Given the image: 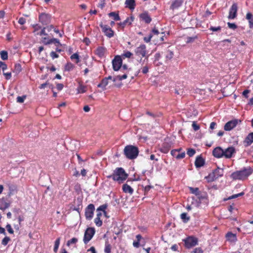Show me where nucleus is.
<instances>
[{"label":"nucleus","instance_id":"nucleus-1","mask_svg":"<svg viewBox=\"0 0 253 253\" xmlns=\"http://www.w3.org/2000/svg\"><path fill=\"white\" fill-rule=\"evenodd\" d=\"M253 172V169L250 167H248L233 172L231 174V177L234 180H244L246 179Z\"/></svg>","mask_w":253,"mask_h":253},{"label":"nucleus","instance_id":"nucleus-2","mask_svg":"<svg viewBox=\"0 0 253 253\" xmlns=\"http://www.w3.org/2000/svg\"><path fill=\"white\" fill-rule=\"evenodd\" d=\"M128 174L126 173L125 170L122 168H118L115 170L112 175L110 176L115 181L119 183H122L127 177Z\"/></svg>","mask_w":253,"mask_h":253},{"label":"nucleus","instance_id":"nucleus-3","mask_svg":"<svg viewBox=\"0 0 253 253\" xmlns=\"http://www.w3.org/2000/svg\"><path fill=\"white\" fill-rule=\"evenodd\" d=\"M126 157L130 160H133L138 156L139 153L138 148L135 146L128 145L126 146L124 150Z\"/></svg>","mask_w":253,"mask_h":253},{"label":"nucleus","instance_id":"nucleus-4","mask_svg":"<svg viewBox=\"0 0 253 253\" xmlns=\"http://www.w3.org/2000/svg\"><path fill=\"white\" fill-rule=\"evenodd\" d=\"M223 175V169L217 168L206 177L209 182L213 181Z\"/></svg>","mask_w":253,"mask_h":253},{"label":"nucleus","instance_id":"nucleus-5","mask_svg":"<svg viewBox=\"0 0 253 253\" xmlns=\"http://www.w3.org/2000/svg\"><path fill=\"white\" fill-rule=\"evenodd\" d=\"M197 200L196 203V207H199L202 204L204 206H207L208 205L209 201L208 199V194L206 192L201 191L198 196H197Z\"/></svg>","mask_w":253,"mask_h":253},{"label":"nucleus","instance_id":"nucleus-6","mask_svg":"<svg viewBox=\"0 0 253 253\" xmlns=\"http://www.w3.org/2000/svg\"><path fill=\"white\" fill-rule=\"evenodd\" d=\"M153 41L155 43H160L164 40V37L165 36L164 32H160L158 30L154 28L152 30Z\"/></svg>","mask_w":253,"mask_h":253},{"label":"nucleus","instance_id":"nucleus-7","mask_svg":"<svg viewBox=\"0 0 253 253\" xmlns=\"http://www.w3.org/2000/svg\"><path fill=\"white\" fill-rule=\"evenodd\" d=\"M136 56L140 57H145V59H148V56L147 54L146 46L145 44H141L137 47L134 50Z\"/></svg>","mask_w":253,"mask_h":253},{"label":"nucleus","instance_id":"nucleus-8","mask_svg":"<svg viewBox=\"0 0 253 253\" xmlns=\"http://www.w3.org/2000/svg\"><path fill=\"white\" fill-rule=\"evenodd\" d=\"M113 69L115 71H119L122 66L123 60L122 57L119 55H117L112 60Z\"/></svg>","mask_w":253,"mask_h":253},{"label":"nucleus","instance_id":"nucleus-9","mask_svg":"<svg viewBox=\"0 0 253 253\" xmlns=\"http://www.w3.org/2000/svg\"><path fill=\"white\" fill-rule=\"evenodd\" d=\"M94 234L95 229L94 228H87L84 233V244H87L92 239Z\"/></svg>","mask_w":253,"mask_h":253},{"label":"nucleus","instance_id":"nucleus-10","mask_svg":"<svg viewBox=\"0 0 253 253\" xmlns=\"http://www.w3.org/2000/svg\"><path fill=\"white\" fill-rule=\"evenodd\" d=\"M95 207L93 204H90L87 206L85 210V216L87 220H91L93 216Z\"/></svg>","mask_w":253,"mask_h":253},{"label":"nucleus","instance_id":"nucleus-11","mask_svg":"<svg viewBox=\"0 0 253 253\" xmlns=\"http://www.w3.org/2000/svg\"><path fill=\"white\" fill-rule=\"evenodd\" d=\"M185 246L187 248H191L198 244V240L193 237H189L183 240Z\"/></svg>","mask_w":253,"mask_h":253},{"label":"nucleus","instance_id":"nucleus-12","mask_svg":"<svg viewBox=\"0 0 253 253\" xmlns=\"http://www.w3.org/2000/svg\"><path fill=\"white\" fill-rule=\"evenodd\" d=\"M100 26L103 32L107 37L110 38L114 36V31L108 26L101 23L100 24Z\"/></svg>","mask_w":253,"mask_h":253},{"label":"nucleus","instance_id":"nucleus-13","mask_svg":"<svg viewBox=\"0 0 253 253\" xmlns=\"http://www.w3.org/2000/svg\"><path fill=\"white\" fill-rule=\"evenodd\" d=\"M39 21L43 25H47L50 23L51 16L45 13L41 14L39 16Z\"/></svg>","mask_w":253,"mask_h":253},{"label":"nucleus","instance_id":"nucleus-14","mask_svg":"<svg viewBox=\"0 0 253 253\" xmlns=\"http://www.w3.org/2000/svg\"><path fill=\"white\" fill-rule=\"evenodd\" d=\"M240 122V121H239L237 119L230 121L225 124L224 129L226 131H230L234 128L237 125L238 123Z\"/></svg>","mask_w":253,"mask_h":253},{"label":"nucleus","instance_id":"nucleus-15","mask_svg":"<svg viewBox=\"0 0 253 253\" xmlns=\"http://www.w3.org/2000/svg\"><path fill=\"white\" fill-rule=\"evenodd\" d=\"M237 4L236 3H233L230 8L228 18L231 19H234L237 16Z\"/></svg>","mask_w":253,"mask_h":253},{"label":"nucleus","instance_id":"nucleus-16","mask_svg":"<svg viewBox=\"0 0 253 253\" xmlns=\"http://www.w3.org/2000/svg\"><path fill=\"white\" fill-rule=\"evenodd\" d=\"M223 157L226 159L232 157L233 155L235 153V149L233 147H229L223 150Z\"/></svg>","mask_w":253,"mask_h":253},{"label":"nucleus","instance_id":"nucleus-17","mask_svg":"<svg viewBox=\"0 0 253 253\" xmlns=\"http://www.w3.org/2000/svg\"><path fill=\"white\" fill-rule=\"evenodd\" d=\"M223 149L220 147L214 148L212 151V155L217 158H220L223 157Z\"/></svg>","mask_w":253,"mask_h":253},{"label":"nucleus","instance_id":"nucleus-18","mask_svg":"<svg viewBox=\"0 0 253 253\" xmlns=\"http://www.w3.org/2000/svg\"><path fill=\"white\" fill-rule=\"evenodd\" d=\"M106 52V48L103 46H99L95 51V53L100 58L104 57Z\"/></svg>","mask_w":253,"mask_h":253},{"label":"nucleus","instance_id":"nucleus-19","mask_svg":"<svg viewBox=\"0 0 253 253\" xmlns=\"http://www.w3.org/2000/svg\"><path fill=\"white\" fill-rule=\"evenodd\" d=\"M139 17L142 20L144 21L147 24L150 23L152 21L150 15L147 12L142 13L140 14Z\"/></svg>","mask_w":253,"mask_h":253},{"label":"nucleus","instance_id":"nucleus-20","mask_svg":"<svg viewBox=\"0 0 253 253\" xmlns=\"http://www.w3.org/2000/svg\"><path fill=\"white\" fill-rule=\"evenodd\" d=\"M183 2V0H174L170 6V9L174 10L179 8Z\"/></svg>","mask_w":253,"mask_h":253},{"label":"nucleus","instance_id":"nucleus-21","mask_svg":"<svg viewBox=\"0 0 253 253\" xmlns=\"http://www.w3.org/2000/svg\"><path fill=\"white\" fill-rule=\"evenodd\" d=\"M133 20L132 17H128L125 21L119 23L120 27L124 28L126 25H130Z\"/></svg>","mask_w":253,"mask_h":253},{"label":"nucleus","instance_id":"nucleus-22","mask_svg":"<svg viewBox=\"0 0 253 253\" xmlns=\"http://www.w3.org/2000/svg\"><path fill=\"white\" fill-rule=\"evenodd\" d=\"M166 59V62H168L171 60L173 57V52L169 49H167L164 53Z\"/></svg>","mask_w":253,"mask_h":253},{"label":"nucleus","instance_id":"nucleus-23","mask_svg":"<svg viewBox=\"0 0 253 253\" xmlns=\"http://www.w3.org/2000/svg\"><path fill=\"white\" fill-rule=\"evenodd\" d=\"M205 164V161L203 158L201 156H198L196 158L195 162V165L196 168H201L204 166Z\"/></svg>","mask_w":253,"mask_h":253},{"label":"nucleus","instance_id":"nucleus-24","mask_svg":"<svg viewBox=\"0 0 253 253\" xmlns=\"http://www.w3.org/2000/svg\"><path fill=\"white\" fill-rule=\"evenodd\" d=\"M227 241L230 242H235L237 241L236 235L231 232H228L226 235Z\"/></svg>","mask_w":253,"mask_h":253},{"label":"nucleus","instance_id":"nucleus-25","mask_svg":"<svg viewBox=\"0 0 253 253\" xmlns=\"http://www.w3.org/2000/svg\"><path fill=\"white\" fill-rule=\"evenodd\" d=\"M122 189L124 192L131 195L133 193V189L128 184H124L123 185Z\"/></svg>","mask_w":253,"mask_h":253},{"label":"nucleus","instance_id":"nucleus-26","mask_svg":"<svg viewBox=\"0 0 253 253\" xmlns=\"http://www.w3.org/2000/svg\"><path fill=\"white\" fill-rule=\"evenodd\" d=\"M43 40H44L43 42L45 44H48L53 43L55 44L56 45H61L59 40H58L57 39L53 38V39L47 40V41H45V40H46L47 39L46 38H44L43 39Z\"/></svg>","mask_w":253,"mask_h":253},{"label":"nucleus","instance_id":"nucleus-27","mask_svg":"<svg viewBox=\"0 0 253 253\" xmlns=\"http://www.w3.org/2000/svg\"><path fill=\"white\" fill-rule=\"evenodd\" d=\"M125 4L126 5V7L129 8L130 9H133L135 5L134 0H126Z\"/></svg>","mask_w":253,"mask_h":253},{"label":"nucleus","instance_id":"nucleus-28","mask_svg":"<svg viewBox=\"0 0 253 253\" xmlns=\"http://www.w3.org/2000/svg\"><path fill=\"white\" fill-rule=\"evenodd\" d=\"M246 19L249 21V26L251 28H253V15L250 13H247L246 15Z\"/></svg>","mask_w":253,"mask_h":253},{"label":"nucleus","instance_id":"nucleus-29","mask_svg":"<svg viewBox=\"0 0 253 253\" xmlns=\"http://www.w3.org/2000/svg\"><path fill=\"white\" fill-rule=\"evenodd\" d=\"M127 78L126 73L124 74L123 75H118L112 79L113 82L117 81H122Z\"/></svg>","mask_w":253,"mask_h":253},{"label":"nucleus","instance_id":"nucleus-30","mask_svg":"<svg viewBox=\"0 0 253 253\" xmlns=\"http://www.w3.org/2000/svg\"><path fill=\"white\" fill-rule=\"evenodd\" d=\"M108 84V81L107 80V79L104 78L101 81V82L97 85V86L101 87L103 90H105Z\"/></svg>","mask_w":253,"mask_h":253},{"label":"nucleus","instance_id":"nucleus-31","mask_svg":"<svg viewBox=\"0 0 253 253\" xmlns=\"http://www.w3.org/2000/svg\"><path fill=\"white\" fill-rule=\"evenodd\" d=\"M246 141L249 145H250L253 142V132L250 133L248 134L246 138Z\"/></svg>","mask_w":253,"mask_h":253},{"label":"nucleus","instance_id":"nucleus-32","mask_svg":"<svg viewBox=\"0 0 253 253\" xmlns=\"http://www.w3.org/2000/svg\"><path fill=\"white\" fill-rule=\"evenodd\" d=\"M107 207V206L106 204L101 205L97 209V211H103L104 215L107 217V212L105 211V210L106 209Z\"/></svg>","mask_w":253,"mask_h":253},{"label":"nucleus","instance_id":"nucleus-33","mask_svg":"<svg viewBox=\"0 0 253 253\" xmlns=\"http://www.w3.org/2000/svg\"><path fill=\"white\" fill-rule=\"evenodd\" d=\"M190 191L191 193L195 195L196 196L199 194V193L201 192L199 190L198 188H193V187H189Z\"/></svg>","mask_w":253,"mask_h":253},{"label":"nucleus","instance_id":"nucleus-34","mask_svg":"<svg viewBox=\"0 0 253 253\" xmlns=\"http://www.w3.org/2000/svg\"><path fill=\"white\" fill-rule=\"evenodd\" d=\"M180 217L182 221L185 223L187 222L190 219V217L188 216L187 214L185 212L181 213Z\"/></svg>","mask_w":253,"mask_h":253},{"label":"nucleus","instance_id":"nucleus-35","mask_svg":"<svg viewBox=\"0 0 253 253\" xmlns=\"http://www.w3.org/2000/svg\"><path fill=\"white\" fill-rule=\"evenodd\" d=\"M78 93H83L86 92V86L82 84H80L77 88Z\"/></svg>","mask_w":253,"mask_h":253},{"label":"nucleus","instance_id":"nucleus-36","mask_svg":"<svg viewBox=\"0 0 253 253\" xmlns=\"http://www.w3.org/2000/svg\"><path fill=\"white\" fill-rule=\"evenodd\" d=\"M60 238H58L55 241L54 243V247L53 249V251L55 253H57L59 245H60Z\"/></svg>","mask_w":253,"mask_h":253},{"label":"nucleus","instance_id":"nucleus-37","mask_svg":"<svg viewBox=\"0 0 253 253\" xmlns=\"http://www.w3.org/2000/svg\"><path fill=\"white\" fill-rule=\"evenodd\" d=\"M120 69L121 71L124 73V74L126 73V75L127 76L129 71V69H128L127 66L126 64L122 65Z\"/></svg>","mask_w":253,"mask_h":253},{"label":"nucleus","instance_id":"nucleus-38","mask_svg":"<svg viewBox=\"0 0 253 253\" xmlns=\"http://www.w3.org/2000/svg\"><path fill=\"white\" fill-rule=\"evenodd\" d=\"M109 16L113 17L114 18V20L115 21H118L120 20V16L118 13H116L114 12H110L109 14Z\"/></svg>","mask_w":253,"mask_h":253},{"label":"nucleus","instance_id":"nucleus-39","mask_svg":"<svg viewBox=\"0 0 253 253\" xmlns=\"http://www.w3.org/2000/svg\"><path fill=\"white\" fill-rule=\"evenodd\" d=\"M181 149L172 150L171 151V154L173 157H174L177 159V156L179 155V151Z\"/></svg>","mask_w":253,"mask_h":253},{"label":"nucleus","instance_id":"nucleus-40","mask_svg":"<svg viewBox=\"0 0 253 253\" xmlns=\"http://www.w3.org/2000/svg\"><path fill=\"white\" fill-rule=\"evenodd\" d=\"M74 66L72 63L68 62L66 64V65L65 66V70L66 71H70L72 70L74 68Z\"/></svg>","mask_w":253,"mask_h":253},{"label":"nucleus","instance_id":"nucleus-41","mask_svg":"<svg viewBox=\"0 0 253 253\" xmlns=\"http://www.w3.org/2000/svg\"><path fill=\"white\" fill-rule=\"evenodd\" d=\"M22 68L20 64H16L14 66V72L16 74H18L21 71Z\"/></svg>","mask_w":253,"mask_h":253},{"label":"nucleus","instance_id":"nucleus-42","mask_svg":"<svg viewBox=\"0 0 253 253\" xmlns=\"http://www.w3.org/2000/svg\"><path fill=\"white\" fill-rule=\"evenodd\" d=\"M72 60L76 59V63H78L80 62L79 55L77 53H74L70 57Z\"/></svg>","mask_w":253,"mask_h":253},{"label":"nucleus","instance_id":"nucleus-43","mask_svg":"<svg viewBox=\"0 0 253 253\" xmlns=\"http://www.w3.org/2000/svg\"><path fill=\"white\" fill-rule=\"evenodd\" d=\"M111 245L107 242L105 243V247L104 252L105 253H111Z\"/></svg>","mask_w":253,"mask_h":253},{"label":"nucleus","instance_id":"nucleus-44","mask_svg":"<svg viewBox=\"0 0 253 253\" xmlns=\"http://www.w3.org/2000/svg\"><path fill=\"white\" fill-rule=\"evenodd\" d=\"M94 222L96 225L98 227H100L102 225V221L100 217H95L94 219Z\"/></svg>","mask_w":253,"mask_h":253},{"label":"nucleus","instance_id":"nucleus-45","mask_svg":"<svg viewBox=\"0 0 253 253\" xmlns=\"http://www.w3.org/2000/svg\"><path fill=\"white\" fill-rule=\"evenodd\" d=\"M0 57L1 58L4 60H6L8 58V54L7 52L5 51H2L0 52Z\"/></svg>","mask_w":253,"mask_h":253},{"label":"nucleus","instance_id":"nucleus-46","mask_svg":"<svg viewBox=\"0 0 253 253\" xmlns=\"http://www.w3.org/2000/svg\"><path fill=\"white\" fill-rule=\"evenodd\" d=\"M143 40L146 42H149L151 40H153L152 31L147 37H145Z\"/></svg>","mask_w":253,"mask_h":253},{"label":"nucleus","instance_id":"nucleus-47","mask_svg":"<svg viewBox=\"0 0 253 253\" xmlns=\"http://www.w3.org/2000/svg\"><path fill=\"white\" fill-rule=\"evenodd\" d=\"M132 55V53L129 51H127L125 52L122 55V57L124 58H130Z\"/></svg>","mask_w":253,"mask_h":253},{"label":"nucleus","instance_id":"nucleus-48","mask_svg":"<svg viewBox=\"0 0 253 253\" xmlns=\"http://www.w3.org/2000/svg\"><path fill=\"white\" fill-rule=\"evenodd\" d=\"M78 242V239L76 238H73L67 242V245L69 246L71 244H76Z\"/></svg>","mask_w":253,"mask_h":253},{"label":"nucleus","instance_id":"nucleus-49","mask_svg":"<svg viewBox=\"0 0 253 253\" xmlns=\"http://www.w3.org/2000/svg\"><path fill=\"white\" fill-rule=\"evenodd\" d=\"M26 96L25 95H23L22 96H18L16 98V101L17 102L22 103H23Z\"/></svg>","mask_w":253,"mask_h":253},{"label":"nucleus","instance_id":"nucleus-50","mask_svg":"<svg viewBox=\"0 0 253 253\" xmlns=\"http://www.w3.org/2000/svg\"><path fill=\"white\" fill-rule=\"evenodd\" d=\"M9 207V204L4 202L3 204L0 206V210H4L8 208Z\"/></svg>","mask_w":253,"mask_h":253},{"label":"nucleus","instance_id":"nucleus-51","mask_svg":"<svg viewBox=\"0 0 253 253\" xmlns=\"http://www.w3.org/2000/svg\"><path fill=\"white\" fill-rule=\"evenodd\" d=\"M195 153V150L193 149H189L187 152V154L189 157L193 156Z\"/></svg>","mask_w":253,"mask_h":253},{"label":"nucleus","instance_id":"nucleus-52","mask_svg":"<svg viewBox=\"0 0 253 253\" xmlns=\"http://www.w3.org/2000/svg\"><path fill=\"white\" fill-rule=\"evenodd\" d=\"M244 195V192H242L240 193L232 195L231 196H230L229 198V199H232L236 198L238 197L242 196Z\"/></svg>","mask_w":253,"mask_h":253},{"label":"nucleus","instance_id":"nucleus-53","mask_svg":"<svg viewBox=\"0 0 253 253\" xmlns=\"http://www.w3.org/2000/svg\"><path fill=\"white\" fill-rule=\"evenodd\" d=\"M9 241L10 238L8 237H5L2 240L1 244L4 246H6Z\"/></svg>","mask_w":253,"mask_h":253},{"label":"nucleus","instance_id":"nucleus-54","mask_svg":"<svg viewBox=\"0 0 253 253\" xmlns=\"http://www.w3.org/2000/svg\"><path fill=\"white\" fill-rule=\"evenodd\" d=\"M197 38V37L196 36H194V37H188L187 38V41H186V42L187 43L192 42Z\"/></svg>","mask_w":253,"mask_h":253},{"label":"nucleus","instance_id":"nucleus-55","mask_svg":"<svg viewBox=\"0 0 253 253\" xmlns=\"http://www.w3.org/2000/svg\"><path fill=\"white\" fill-rule=\"evenodd\" d=\"M221 27L220 26H218L216 27L211 26L210 28V30L213 32L220 31H221Z\"/></svg>","mask_w":253,"mask_h":253},{"label":"nucleus","instance_id":"nucleus-56","mask_svg":"<svg viewBox=\"0 0 253 253\" xmlns=\"http://www.w3.org/2000/svg\"><path fill=\"white\" fill-rule=\"evenodd\" d=\"M192 127L195 131H197L200 129V126L196 122H193L192 125Z\"/></svg>","mask_w":253,"mask_h":253},{"label":"nucleus","instance_id":"nucleus-57","mask_svg":"<svg viewBox=\"0 0 253 253\" xmlns=\"http://www.w3.org/2000/svg\"><path fill=\"white\" fill-rule=\"evenodd\" d=\"M227 25H228V27L231 29L234 30L237 28V26L234 23H231L228 22V23H227Z\"/></svg>","mask_w":253,"mask_h":253},{"label":"nucleus","instance_id":"nucleus-58","mask_svg":"<svg viewBox=\"0 0 253 253\" xmlns=\"http://www.w3.org/2000/svg\"><path fill=\"white\" fill-rule=\"evenodd\" d=\"M142 72L143 74H145L148 72L149 67L147 66H145L142 68Z\"/></svg>","mask_w":253,"mask_h":253},{"label":"nucleus","instance_id":"nucleus-59","mask_svg":"<svg viewBox=\"0 0 253 253\" xmlns=\"http://www.w3.org/2000/svg\"><path fill=\"white\" fill-rule=\"evenodd\" d=\"M191 253H203V251L200 248L195 249Z\"/></svg>","mask_w":253,"mask_h":253},{"label":"nucleus","instance_id":"nucleus-60","mask_svg":"<svg viewBox=\"0 0 253 253\" xmlns=\"http://www.w3.org/2000/svg\"><path fill=\"white\" fill-rule=\"evenodd\" d=\"M6 228L8 231V232L10 233V234H13V230L12 229V228H11V225L10 224H7L6 226Z\"/></svg>","mask_w":253,"mask_h":253},{"label":"nucleus","instance_id":"nucleus-61","mask_svg":"<svg viewBox=\"0 0 253 253\" xmlns=\"http://www.w3.org/2000/svg\"><path fill=\"white\" fill-rule=\"evenodd\" d=\"M18 23L20 25H24L26 23V19L23 17H21L18 20Z\"/></svg>","mask_w":253,"mask_h":253},{"label":"nucleus","instance_id":"nucleus-62","mask_svg":"<svg viewBox=\"0 0 253 253\" xmlns=\"http://www.w3.org/2000/svg\"><path fill=\"white\" fill-rule=\"evenodd\" d=\"M50 56L52 58V59L58 58L59 55L55 52L52 51L50 53Z\"/></svg>","mask_w":253,"mask_h":253},{"label":"nucleus","instance_id":"nucleus-63","mask_svg":"<svg viewBox=\"0 0 253 253\" xmlns=\"http://www.w3.org/2000/svg\"><path fill=\"white\" fill-rule=\"evenodd\" d=\"M45 28H43L42 30L40 32V33H37V34L38 35L39 34L40 36H42V35H47V34L45 33Z\"/></svg>","mask_w":253,"mask_h":253},{"label":"nucleus","instance_id":"nucleus-64","mask_svg":"<svg viewBox=\"0 0 253 253\" xmlns=\"http://www.w3.org/2000/svg\"><path fill=\"white\" fill-rule=\"evenodd\" d=\"M185 156V154L184 152L179 153V155L177 156V159H183L184 158Z\"/></svg>","mask_w":253,"mask_h":253}]
</instances>
